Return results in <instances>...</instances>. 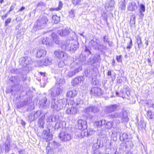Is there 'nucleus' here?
<instances>
[{
  "instance_id": "nucleus-1",
  "label": "nucleus",
  "mask_w": 154,
  "mask_h": 154,
  "mask_svg": "<svg viewBox=\"0 0 154 154\" xmlns=\"http://www.w3.org/2000/svg\"><path fill=\"white\" fill-rule=\"evenodd\" d=\"M67 103V100L65 98L56 100L55 99H52L51 108L54 110L59 111L63 107H66Z\"/></svg>"
},
{
  "instance_id": "nucleus-2",
  "label": "nucleus",
  "mask_w": 154,
  "mask_h": 154,
  "mask_svg": "<svg viewBox=\"0 0 154 154\" xmlns=\"http://www.w3.org/2000/svg\"><path fill=\"white\" fill-rule=\"evenodd\" d=\"M109 117L112 119L121 118L122 122H127L129 121L127 112L124 110L118 111L109 115Z\"/></svg>"
},
{
  "instance_id": "nucleus-3",
  "label": "nucleus",
  "mask_w": 154,
  "mask_h": 154,
  "mask_svg": "<svg viewBox=\"0 0 154 154\" xmlns=\"http://www.w3.org/2000/svg\"><path fill=\"white\" fill-rule=\"evenodd\" d=\"M75 103L74 100H70L68 102L69 106H70L66 110V113L67 114L75 115L77 113L80 109L74 105Z\"/></svg>"
},
{
  "instance_id": "nucleus-4",
  "label": "nucleus",
  "mask_w": 154,
  "mask_h": 154,
  "mask_svg": "<svg viewBox=\"0 0 154 154\" xmlns=\"http://www.w3.org/2000/svg\"><path fill=\"white\" fill-rule=\"evenodd\" d=\"M75 65V69L73 70L72 69L67 73L66 76L67 78L71 77L77 73L78 72L82 70V66L81 65H79L77 63L75 64V63L73 62L70 65V67L72 68L73 65Z\"/></svg>"
},
{
  "instance_id": "nucleus-5",
  "label": "nucleus",
  "mask_w": 154,
  "mask_h": 154,
  "mask_svg": "<svg viewBox=\"0 0 154 154\" xmlns=\"http://www.w3.org/2000/svg\"><path fill=\"white\" fill-rule=\"evenodd\" d=\"M90 46L93 47L95 49H98L101 50L106 48V47L103 44H101L100 40L97 39H93L89 42Z\"/></svg>"
},
{
  "instance_id": "nucleus-6",
  "label": "nucleus",
  "mask_w": 154,
  "mask_h": 154,
  "mask_svg": "<svg viewBox=\"0 0 154 154\" xmlns=\"http://www.w3.org/2000/svg\"><path fill=\"white\" fill-rule=\"evenodd\" d=\"M48 22L47 18L43 17L39 18L35 22V26H36L37 29H40L44 28Z\"/></svg>"
},
{
  "instance_id": "nucleus-7",
  "label": "nucleus",
  "mask_w": 154,
  "mask_h": 154,
  "mask_svg": "<svg viewBox=\"0 0 154 154\" xmlns=\"http://www.w3.org/2000/svg\"><path fill=\"white\" fill-rule=\"evenodd\" d=\"M121 109L120 106L116 104H111L105 107L104 112L106 114L112 113L113 112L117 111Z\"/></svg>"
},
{
  "instance_id": "nucleus-8",
  "label": "nucleus",
  "mask_w": 154,
  "mask_h": 154,
  "mask_svg": "<svg viewBox=\"0 0 154 154\" xmlns=\"http://www.w3.org/2000/svg\"><path fill=\"white\" fill-rule=\"evenodd\" d=\"M55 57L59 59H62L64 60H68L69 58L68 55L61 50H58L54 52Z\"/></svg>"
},
{
  "instance_id": "nucleus-9",
  "label": "nucleus",
  "mask_w": 154,
  "mask_h": 154,
  "mask_svg": "<svg viewBox=\"0 0 154 154\" xmlns=\"http://www.w3.org/2000/svg\"><path fill=\"white\" fill-rule=\"evenodd\" d=\"M60 139L62 141H66L70 140L72 136L66 130L65 131H62L59 134Z\"/></svg>"
},
{
  "instance_id": "nucleus-10",
  "label": "nucleus",
  "mask_w": 154,
  "mask_h": 154,
  "mask_svg": "<svg viewBox=\"0 0 154 154\" xmlns=\"http://www.w3.org/2000/svg\"><path fill=\"white\" fill-rule=\"evenodd\" d=\"M32 62L31 58L27 57L20 58L19 61L20 64L24 66H26L27 65L31 64Z\"/></svg>"
},
{
  "instance_id": "nucleus-11",
  "label": "nucleus",
  "mask_w": 154,
  "mask_h": 154,
  "mask_svg": "<svg viewBox=\"0 0 154 154\" xmlns=\"http://www.w3.org/2000/svg\"><path fill=\"white\" fill-rule=\"evenodd\" d=\"M91 93L96 96L100 97L103 93V91L100 88L97 87L92 88Z\"/></svg>"
},
{
  "instance_id": "nucleus-12",
  "label": "nucleus",
  "mask_w": 154,
  "mask_h": 154,
  "mask_svg": "<svg viewBox=\"0 0 154 154\" xmlns=\"http://www.w3.org/2000/svg\"><path fill=\"white\" fill-rule=\"evenodd\" d=\"M62 90L60 88H52L49 90L48 92H51L52 97H56L62 93Z\"/></svg>"
},
{
  "instance_id": "nucleus-13",
  "label": "nucleus",
  "mask_w": 154,
  "mask_h": 154,
  "mask_svg": "<svg viewBox=\"0 0 154 154\" xmlns=\"http://www.w3.org/2000/svg\"><path fill=\"white\" fill-rule=\"evenodd\" d=\"M40 106L41 107L44 109H47L49 107L50 105V102L48 101L46 97L43 98L39 102Z\"/></svg>"
},
{
  "instance_id": "nucleus-14",
  "label": "nucleus",
  "mask_w": 154,
  "mask_h": 154,
  "mask_svg": "<svg viewBox=\"0 0 154 154\" xmlns=\"http://www.w3.org/2000/svg\"><path fill=\"white\" fill-rule=\"evenodd\" d=\"M74 100L75 103L74 105L77 106L79 109H81L82 108H83L85 106L84 101L83 100L80 98H77L75 100Z\"/></svg>"
},
{
  "instance_id": "nucleus-15",
  "label": "nucleus",
  "mask_w": 154,
  "mask_h": 154,
  "mask_svg": "<svg viewBox=\"0 0 154 154\" xmlns=\"http://www.w3.org/2000/svg\"><path fill=\"white\" fill-rule=\"evenodd\" d=\"M100 55H96L93 58H91L90 60L91 65L94 67L99 65L100 60Z\"/></svg>"
},
{
  "instance_id": "nucleus-16",
  "label": "nucleus",
  "mask_w": 154,
  "mask_h": 154,
  "mask_svg": "<svg viewBox=\"0 0 154 154\" xmlns=\"http://www.w3.org/2000/svg\"><path fill=\"white\" fill-rule=\"evenodd\" d=\"M78 125L79 129L81 130L86 129L87 128V123L85 120L82 119L78 120L77 122Z\"/></svg>"
},
{
  "instance_id": "nucleus-17",
  "label": "nucleus",
  "mask_w": 154,
  "mask_h": 154,
  "mask_svg": "<svg viewBox=\"0 0 154 154\" xmlns=\"http://www.w3.org/2000/svg\"><path fill=\"white\" fill-rule=\"evenodd\" d=\"M85 110L86 113L89 114L90 112L96 113L99 111V109L97 106L92 105L86 107Z\"/></svg>"
},
{
  "instance_id": "nucleus-18",
  "label": "nucleus",
  "mask_w": 154,
  "mask_h": 154,
  "mask_svg": "<svg viewBox=\"0 0 154 154\" xmlns=\"http://www.w3.org/2000/svg\"><path fill=\"white\" fill-rule=\"evenodd\" d=\"M42 136L44 139L46 140V141L50 140L52 138V135L46 130L43 131Z\"/></svg>"
},
{
  "instance_id": "nucleus-19",
  "label": "nucleus",
  "mask_w": 154,
  "mask_h": 154,
  "mask_svg": "<svg viewBox=\"0 0 154 154\" xmlns=\"http://www.w3.org/2000/svg\"><path fill=\"white\" fill-rule=\"evenodd\" d=\"M83 78L82 76L78 77L75 78L72 81V85L73 86H76L81 83Z\"/></svg>"
},
{
  "instance_id": "nucleus-20",
  "label": "nucleus",
  "mask_w": 154,
  "mask_h": 154,
  "mask_svg": "<svg viewBox=\"0 0 154 154\" xmlns=\"http://www.w3.org/2000/svg\"><path fill=\"white\" fill-rule=\"evenodd\" d=\"M72 42V40L67 41L65 44L62 45H61V48L63 50L71 51V46Z\"/></svg>"
},
{
  "instance_id": "nucleus-21",
  "label": "nucleus",
  "mask_w": 154,
  "mask_h": 154,
  "mask_svg": "<svg viewBox=\"0 0 154 154\" xmlns=\"http://www.w3.org/2000/svg\"><path fill=\"white\" fill-rule=\"evenodd\" d=\"M137 6L134 2H129L128 5V9L130 11H133L137 9Z\"/></svg>"
},
{
  "instance_id": "nucleus-22",
  "label": "nucleus",
  "mask_w": 154,
  "mask_h": 154,
  "mask_svg": "<svg viewBox=\"0 0 154 154\" xmlns=\"http://www.w3.org/2000/svg\"><path fill=\"white\" fill-rule=\"evenodd\" d=\"M66 122L63 121H59L56 123L54 126L55 129H58L59 128H63L65 126Z\"/></svg>"
},
{
  "instance_id": "nucleus-23",
  "label": "nucleus",
  "mask_w": 154,
  "mask_h": 154,
  "mask_svg": "<svg viewBox=\"0 0 154 154\" xmlns=\"http://www.w3.org/2000/svg\"><path fill=\"white\" fill-rule=\"evenodd\" d=\"M47 53L46 51L44 49H38L37 51V57H41L45 56Z\"/></svg>"
},
{
  "instance_id": "nucleus-24",
  "label": "nucleus",
  "mask_w": 154,
  "mask_h": 154,
  "mask_svg": "<svg viewBox=\"0 0 154 154\" xmlns=\"http://www.w3.org/2000/svg\"><path fill=\"white\" fill-rule=\"evenodd\" d=\"M70 32L68 29H60L58 31V33L61 36H65L69 34Z\"/></svg>"
},
{
  "instance_id": "nucleus-25",
  "label": "nucleus",
  "mask_w": 154,
  "mask_h": 154,
  "mask_svg": "<svg viewBox=\"0 0 154 154\" xmlns=\"http://www.w3.org/2000/svg\"><path fill=\"white\" fill-rule=\"evenodd\" d=\"M60 145V144L55 141H52L48 143V146L50 148L52 149L57 148Z\"/></svg>"
},
{
  "instance_id": "nucleus-26",
  "label": "nucleus",
  "mask_w": 154,
  "mask_h": 154,
  "mask_svg": "<svg viewBox=\"0 0 154 154\" xmlns=\"http://www.w3.org/2000/svg\"><path fill=\"white\" fill-rule=\"evenodd\" d=\"M78 93V91L75 90L69 91L67 92L66 96L69 98H73L75 97Z\"/></svg>"
},
{
  "instance_id": "nucleus-27",
  "label": "nucleus",
  "mask_w": 154,
  "mask_h": 154,
  "mask_svg": "<svg viewBox=\"0 0 154 154\" xmlns=\"http://www.w3.org/2000/svg\"><path fill=\"white\" fill-rule=\"evenodd\" d=\"M51 36L49 37H46V38H42V43L43 45H45L47 46H48L49 45L51 41V40L50 38Z\"/></svg>"
},
{
  "instance_id": "nucleus-28",
  "label": "nucleus",
  "mask_w": 154,
  "mask_h": 154,
  "mask_svg": "<svg viewBox=\"0 0 154 154\" xmlns=\"http://www.w3.org/2000/svg\"><path fill=\"white\" fill-rule=\"evenodd\" d=\"M45 114H43L41 116L38 121V126L40 127L43 128L44 125V119L45 118Z\"/></svg>"
},
{
  "instance_id": "nucleus-29",
  "label": "nucleus",
  "mask_w": 154,
  "mask_h": 154,
  "mask_svg": "<svg viewBox=\"0 0 154 154\" xmlns=\"http://www.w3.org/2000/svg\"><path fill=\"white\" fill-rule=\"evenodd\" d=\"M51 60L49 59L48 57H47L45 59L41 61V65L47 66L51 63Z\"/></svg>"
},
{
  "instance_id": "nucleus-30",
  "label": "nucleus",
  "mask_w": 154,
  "mask_h": 154,
  "mask_svg": "<svg viewBox=\"0 0 154 154\" xmlns=\"http://www.w3.org/2000/svg\"><path fill=\"white\" fill-rule=\"evenodd\" d=\"M106 121L105 120H102L99 121L95 122L94 124L95 126H97L98 128L100 127L103 125H105Z\"/></svg>"
},
{
  "instance_id": "nucleus-31",
  "label": "nucleus",
  "mask_w": 154,
  "mask_h": 154,
  "mask_svg": "<svg viewBox=\"0 0 154 154\" xmlns=\"http://www.w3.org/2000/svg\"><path fill=\"white\" fill-rule=\"evenodd\" d=\"M115 4V2L114 0H110L109 3H106L105 8L106 10H109L110 8L114 7Z\"/></svg>"
},
{
  "instance_id": "nucleus-32",
  "label": "nucleus",
  "mask_w": 154,
  "mask_h": 154,
  "mask_svg": "<svg viewBox=\"0 0 154 154\" xmlns=\"http://www.w3.org/2000/svg\"><path fill=\"white\" fill-rule=\"evenodd\" d=\"M100 140L99 141L98 139H95L94 141L93 147L96 149L100 148Z\"/></svg>"
},
{
  "instance_id": "nucleus-33",
  "label": "nucleus",
  "mask_w": 154,
  "mask_h": 154,
  "mask_svg": "<svg viewBox=\"0 0 154 154\" xmlns=\"http://www.w3.org/2000/svg\"><path fill=\"white\" fill-rule=\"evenodd\" d=\"M145 11V5L143 4H141L140 6L139 12L140 13L141 16H142V17L144 16V14L143 12H144Z\"/></svg>"
},
{
  "instance_id": "nucleus-34",
  "label": "nucleus",
  "mask_w": 154,
  "mask_h": 154,
  "mask_svg": "<svg viewBox=\"0 0 154 154\" xmlns=\"http://www.w3.org/2000/svg\"><path fill=\"white\" fill-rule=\"evenodd\" d=\"M67 60H60L58 63V66L60 68H63L65 65H66L67 63Z\"/></svg>"
},
{
  "instance_id": "nucleus-35",
  "label": "nucleus",
  "mask_w": 154,
  "mask_h": 154,
  "mask_svg": "<svg viewBox=\"0 0 154 154\" xmlns=\"http://www.w3.org/2000/svg\"><path fill=\"white\" fill-rule=\"evenodd\" d=\"M33 113L34 117L35 119L38 117L40 116H41L43 114L42 111L41 110H38L35 112H34Z\"/></svg>"
},
{
  "instance_id": "nucleus-36",
  "label": "nucleus",
  "mask_w": 154,
  "mask_h": 154,
  "mask_svg": "<svg viewBox=\"0 0 154 154\" xmlns=\"http://www.w3.org/2000/svg\"><path fill=\"white\" fill-rule=\"evenodd\" d=\"M88 134L87 130L85 129L81 130V131L79 134V136L80 138H83L84 137L88 136Z\"/></svg>"
},
{
  "instance_id": "nucleus-37",
  "label": "nucleus",
  "mask_w": 154,
  "mask_h": 154,
  "mask_svg": "<svg viewBox=\"0 0 154 154\" xmlns=\"http://www.w3.org/2000/svg\"><path fill=\"white\" fill-rule=\"evenodd\" d=\"M60 17L57 15H54L52 16V22L55 23H58L60 21Z\"/></svg>"
},
{
  "instance_id": "nucleus-38",
  "label": "nucleus",
  "mask_w": 154,
  "mask_h": 154,
  "mask_svg": "<svg viewBox=\"0 0 154 154\" xmlns=\"http://www.w3.org/2000/svg\"><path fill=\"white\" fill-rule=\"evenodd\" d=\"M146 114L147 117L148 119H152L154 118V112L151 111H148Z\"/></svg>"
},
{
  "instance_id": "nucleus-39",
  "label": "nucleus",
  "mask_w": 154,
  "mask_h": 154,
  "mask_svg": "<svg viewBox=\"0 0 154 154\" xmlns=\"http://www.w3.org/2000/svg\"><path fill=\"white\" fill-rule=\"evenodd\" d=\"M77 42L75 43L74 41L72 40V44L71 46V51L76 50L78 48V43L77 45Z\"/></svg>"
},
{
  "instance_id": "nucleus-40",
  "label": "nucleus",
  "mask_w": 154,
  "mask_h": 154,
  "mask_svg": "<svg viewBox=\"0 0 154 154\" xmlns=\"http://www.w3.org/2000/svg\"><path fill=\"white\" fill-rule=\"evenodd\" d=\"M63 3L61 1H60L59 3V6L58 8H51L50 9V11H59L60 10L63 6Z\"/></svg>"
},
{
  "instance_id": "nucleus-41",
  "label": "nucleus",
  "mask_w": 154,
  "mask_h": 154,
  "mask_svg": "<svg viewBox=\"0 0 154 154\" xmlns=\"http://www.w3.org/2000/svg\"><path fill=\"white\" fill-rule=\"evenodd\" d=\"M119 7L122 10H124L125 8V0H121L119 3Z\"/></svg>"
},
{
  "instance_id": "nucleus-42",
  "label": "nucleus",
  "mask_w": 154,
  "mask_h": 154,
  "mask_svg": "<svg viewBox=\"0 0 154 154\" xmlns=\"http://www.w3.org/2000/svg\"><path fill=\"white\" fill-rule=\"evenodd\" d=\"M131 26H134L135 24V15H132L131 17V20L130 22Z\"/></svg>"
},
{
  "instance_id": "nucleus-43",
  "label": "nucleus",
  "mask_w": 154,
  "mask_h": 154,
  "mask_svg": "<svg viewBox=\"0 0 154 154\" xmlns=\"http://www.w3.org/2000/svg\"><path fill=\"white\" fill-rule=\"evenodd\" d=\"M56 121V116L51 115L48 117L47 119V122H51Z\"/></svg>"
},
{
  "instance_id": "nucleus-44",
  "label": "nucleus",
  "mask_w": 154,
  "mask_h": 154,
  "mask_svg": "<svg viewBox=\"0 0 154 154\" xmlns=\"http://www.w3.org/2000/svg\"><path fill=\"white\" fill-rule=\"evenodd\" d=\"M120 122V121L119 120L116 119L114 120L112 122L113 127L116 128L118 127Z\"/></svg>"
},
{
  "instance_id": "nucleus-45",
  "label": "nucleus",
  "mask_w": 154,
  "mask_h": 154,
  "mask_svg": "<svg viewBox=\"0 0 154 154\" xmlns=\"http://www.w3.org/2000/svg\"><path fill=\"white\" fill-rule=\"evenodd\" d=\"M52 38L53 41L56 44H59V41L57 35H55L54 34H52Z\"/></svg>"
},
{
  "instance_id": "nucleus-46",
  "label": "nucleus",
  "mask_w": 154,
  "mask_h": 154,
  "mask_svg": "<svg viewBox=\"0 0 154 154\" xmlns=\"http://www.w3.org/2000/svg\"><path fill=\"white\" fill-rule=\"evenodd\" d=\"M12 79L11 81L15 84H19L20 82V79L18 76L12 77Z\"/></svg>"
},
{
  "instance_id": "nucleus-47",
  "label": "nucleus",
  "mask_w": 154,
  "mask_h": 154,
  "mask_svg": "<svg viewBox=\"0 0 154 154\" xmlns=\"http://www.w3.org/2000/svg\"><path fill=\"white\" fill-rule=\"evenodd\" d=\"M65 83V80L63 79H61L57 82L56 84V86H61Z\"/></svg>"
},
{
  "instance_id": "nucleus-48",
  "label": "nucleus",
  "mask_w": 154,
  "mask_h": 154,
  "mask_svg": "<svg viewBox=\"0 0 154 154\" xmlns=\"http://www.w3.org/2000/svg\"><path fill=\"white\" fill-rule=\"evenodd\" d=\"M39 73L41 75V77H42V80H44V82H46L48 80V77L46 75H45V73L40 72Z\"/></svg>"
},
{
  "instance_id": "nucleus-49",
  "label": "nucleus",
  "mask_w": 154,
  "mask_h": 154,
  "mask_svg": "<svg viewBox=\"0 0 154 154\" xmlns=\"http://www.w3.org/2000/svg\"><path fill=\"white\" fill-rule=\"evenodd\" d=\"M28 120L30 122L34 121L35 119L33 113H32L29 115L28 116Z\"/></svg>"
},
{
  "instance_id": "nucleus-50",
  "label": "nucleus",
  "mask_w": 154,
  "mask_h": 154,
  "mask_svg": "<svg viewBox=\"0 0 154 154\" xmlns=\"http://www.w3.org/2000/svg\"><path fill=\"white\" fill-rule=\"evenodd\" d=\"M137 43L138 45V47L139 48H140L142 47L143 43L141 41V38L140 37H139L137 38Z\"/></svg>"
},
{
  "instance_id": "nucleus-51",
  "label": "nucleus",
  "mask_w": 154,
  "mask_h": 154,
  "mask_svg": "<svg viewBox=\"0 0 154 154\" xmlns=\"http://www.w3.org/2000/svg\"><path fill=\"white\" fill-rule=\"evenodd\" d=\"M5 152H8L10 150V144H9V143H5Z\"/></svg>"
},
{
  "instance_id": "nucleus-52",
  "label": "nucleus",
  "mask_w": 154,
  "mask_h": 154,
  "mask_svg": "<svg viewBox=\"0 0 154 154\" xmlns=\"http://www.w3.org/2000/svg\"><path fill=\"white\" fill-rule=\"evenodd\" d=\"M112 127H113V125L111 122H108L106 124L105 127L107 129H110Z\"/></svg>"
},
{
  "instance_id": "nucleus-53",
  "label": "nucleus",
  "mask_w": 154,
  "mask_h": 154,
  "mask_svg": "<svg viewBox=\"0 0 154 154\" xmlns=\"http://www.w3.org/2000/svg\"><path fill=\"white\" fill-rule=\"evenodd\" d=\"M128 138V136L126 133H123L120 135V139H122V140L124 141L125 140Z\"/></svg>"
},
{
  "instance_id": "nucleus-54",
  "label": "nucleus",
  "mask_w": 154,
  "mask_h": 154,
  "mask_svg": "<svg viewBox=\"0 0 154 154\" xmlns=\"http://www.w3.org/2000/svg\"><path fill=\"white\" fill-rule=\"evenodd\" d=\"M72 3L75 6L79 5L80 4L81 0H72Z\"/></svg>"
},
{
  "instance_id": "nucleus-55",
  "label": "nucleus",
  "mask_w": 154,
  "mask_h": 154,
  "mask_svg": "<svg viewBox=\"0 0 154 154\" xmlns=\"http://www.w3.org/2000/svg\"><path fill=\"white\" fill-rule=\"evenodd\" d=\"M45 4L44 3L40 2H39L37 4V7H41V8H43L45 7Z\"/></svg>"
},
{
  "instance_id": "nucleus-56",
  "label": "nucleus",
  "mask_w": 154,
  "mask_h": 154,
  "mask_svg": "<svg viewBox=\"0 0 154 154\" xmlns=\"http://www.w3.org/2000/svg\"><path fill=\"white\" fill-rule=\"evenodd\" d=\"M75 14L74 11L73 10H71L69 12V16L71 18H73L75 17Z\"/></svg>"
},
{
  "instance_id": "nucleus-57",
  "label": "nucleus",
  "mask_w": 154,
  "mask_h": 154,
  "mask_svg": "<svg viewBox=\"0 0 154 154\" xmlns=\"http://www.w3.org/2000/svg\"><path fill=\"white\" fill-rule=\"evenodd\" d=\"M146 127V125L143 122H141L140 123L138 126V128L140 129V128L142 129Z\"/></svg>"
},
{
  "instance_id": "nucleus-58",
  "label": "nucleus",
  "mask_w": 154,
  "mask_h": 154,
  "mask_svg": "<svg viewBox=\"0 0 154 154\" xmlns=\"http://www.w3.org/2000/svg\"><path fill=\"white\" fill-rule=\"evenodd\" d=\"M130 42L128 43V45L126 47L127 49H131L132 46V41L131 38H130Z\"/></svg>"
},
{
  "instance_id": "nucleus-59",
  "label": "nucleus",
  "mask_w": 154,
  "mask_h": 154,
  "mask_svg": "<svg viewBox=\"0 0 154 154\" xmlns=\"http://www.w3.org/2000/svg\"><path fill=\"white\" fill-rule=\"evenodd\" d=\"M11 18H8L5 21V26H8V24L10 23L11 21Z\"/></svg>"
},
{
  "instance_id": "nucleus-60",
  "label": "nucleus",
  "mask_w": 154,
  "mask_h": 154,
  "mask_svg": "<svg viewBox=\"0 0 154 154\" xmlns=\"http://www.w3.org/2000/svg\"><path fill=\"white\" fill-rule=\"evenodd\" d=\"M87 133L88 134V136L92 135L94 134L95 132L94 131L92 130H89V131L87 130Z\"/></svg>"
},
{
  "instance_id": "nucleus-61",
  "label": "nucleus",
  "mask_w": 154,
  "mask_h": 154,
  "mask_svg": "<svg viewBox=\"0 0 154 154\" xmlns=\"http://www.w3.org/2000/svg\"><path fill=\"white\" fill-rule=\"evenodd\" d=\"M103 41L104 43L106 42L107 43H109V39L108 38H107V36L106 35L104 36L103 38Z\"/></svg>"
},
{
  "instance_id": "nucleus-62",
  "label": "nucleus",
  "mask_w": 154,
  "mask_h": 154,
  "mask_svg": "<svg viewBox=\"0 0 154 154\" xmlns=\"http://www.w3.org/2000/svg\"><path fill=\"white\" fill-rule=\"evenodd\" d=\"M92 83L94 85H96L98 83V81L95 78H92Z\"/></svg>"
},
{
  "instance_id": "nucleus-63",
  "label": "nucleus",
  "mask_w": 154,
  "mask_h": 154,
  "mask_svg": "<svg viewBox=\"0 0 154 154\" xmlns=\"http://www.w3.org/2000/svg\"><path fill=\"white\" fill-rule=\"evenodd\" d=\"M122 56H117L116 57V59L118 62H121L122 61L121 59Z\"/></svg>"
},
{
  "instance_id": "nucleus-64",
  "label": "nucleus",
  "mask_w": 154,
  "mask_h": 154,
  "mask_svg": "<svg viewBox=\"0 0 154 154\" xmlns=\"http://www.w3.org/2000/svg\"><path fill=\"white\" fill-rule=\"evenodd\" d=\"M5 143H9L10 144V138L9 136H8L6 138V142Z\"/></svg>"
}]
</instances>
